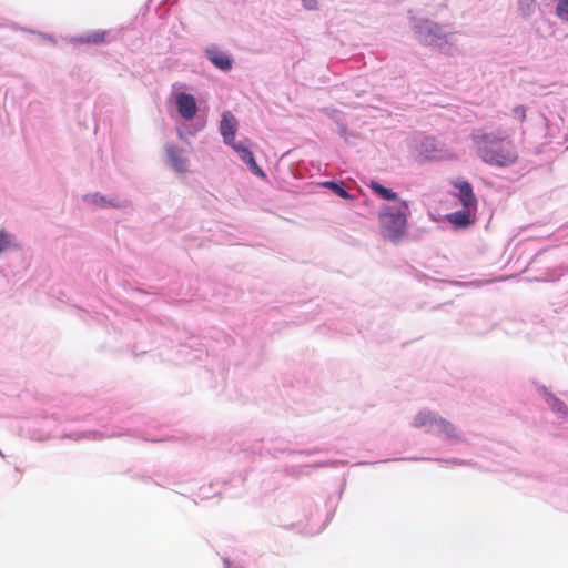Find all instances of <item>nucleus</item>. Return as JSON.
<instances>
[{"label": "nucleus", "mask_w": 568, "mask_h": 568, "mask_svg": "<svg viewBox=\"0 0 568 568\" xmlns=\"http://www.w3.org/2000/svg\"><path fill=\"white\" fill-rule=\"evenodd\" d=\"M550 406L555 412L567 414V406L558 398H551Z\"/></svg>", "instance_id": "18"}, {"label": "nucleus", "mask_w": 568, "mask_h": 568, "mask_svg": "<svg viewBox=\"0 0 568 568\" xmlns=\"http://www.w3.org/2000/svg\"><path fill=\"white\" fill-rule=\"evenodd\" d=\"M303 2H304V7L308 10H313L317 7L316 0H303Z\"/></svg>", "instance_id": "19"}, {"label": "nucleus", "mask_w": 568, "mask_h": 568, "mask_svg": "<svg viewBox=\"0 0 568 568\" xmlns=\"http://www.w3.org/2000/svg\"><path fill=\"white\" fill-rule=\"evenodd\" d=\"M165 152L171 165L176 172L184 173L189 170V160L184 155L183 149L176 145H168Z\"/></svg>", "instance_id": "6"}, {"label": "nucleus", "mask_w": 568, "mask_h": 568, "mask_svg": "<svg viewBox=\"0 0 568 568\" xmlns=\"http://www.w3.org/2000/svg\"><path fill=\"white\" fill-rule=\"evenodd\" d=\"M515 112L520 116L521 120L525 119V110L523 108H517Z\"/></svg>", "instance_id": "20"}, {"label": "nucleus", "mask_w": 568, "mask_h": 568, "mask_svg": "<svg viewBox=\"0 0 568 568\" xmlns=\"http://www.w3.org/2000/svg\"><path fill=\"white\" fill-rule=\"evenodd\" d=\"M12 235L4 232L3 230L0 231V253L4 250L12 246Z\"/></svg>", "instance_id": "17"}, {"label": "nucleus", "mask_w": 568, "mask_h": 568, "mask_svg": "<svg viewBox=\"0 0 568 568\" xmlns=\"http://www.w3.org/2000/svg\"><path fill=\"white\" fill-rule=\"evenodd\" d=\"M231 146L235 152H237L242 161L245 162L255 174L264 176L263 171L258 168L252 152L247 146L235 142L231 144Z\"/></svg>", "instance_id": "9"}, {"label": "nucleus", "mask_w": 568, "mask_h": 568, "mask_svg": "<svg viewBox=\"0 0 568 568\" xmlns=\"http://www.w3.org/2000/svg\"><path fill=\"white\" fill-rule=\"evenodd\" d=\"M417 36L418 40L424 45L443 49L444 45L448 44L447 37L442 27L436 23L425 22L420 24L417 30Z\"/></svg>", "instance_id": "2"}, {"label": "nucleus", "mask_w": 568, "mask_h": 568, "mask_svg": "<svg viewBox=\"0 0 568 568\" xmlns=\"http://www.w3.org/2000/svg\"><path fill=\"white\" fill-rule=\"evenodd\" d=\"M325 186L329 187L334 193H336L338 196L343 199H351V194L344 190L339 184L335 182H325Z\"/></svg>", "instance_id": "16"}, {"label": "nucleus", "mask_w": 568, "mask_h": 568, "mask_svg": "<svg viewBox=\"0 0 568 568\" xmlns=\"http://www.w3.org/2000/svg\"><path fill=\"white\" fill-rule=\"evenodd\" d=\"M402 204L407 210V203L405 201H403Z\"/></svg>", "instance_id": "21"}, {"label": "nucleus", "mask_w": 568, "mask_h": 568, "mask_svg": "<svg viewBox=\"0 0 568 568\" xmlns=\"http://www.w3.org/2000/svg\"><path fill=\"white\" fill-rule=\"evenodd\" d=\"M473 210L457 211L450 214H447V221L453 224L456 229H464L470 224V212Z\"/></svg>", "instance_id": "11"}, {"label": "nucleus", "mask_w": 568, "mask_h": 568, "mask_svg": "<svg viewBox=\"0 0 568 568\" xmlns=\"http://www.w3.org/2000/svg\"><path fill=\"white\" fill-rule=\"evenodd\" d=\"M439 416L432 412H420L414 419V425L416 427H423L429 433H434L437 426V420H439Z\"/></svg>", "instance_id": "10"}, {"label": "nucleus", "mask_w": 568, "mask_h": 568, "mask_svg": "<svg viewBox=\"0 0 568 568\" xmlns=\"http://www.w3.org/2000/svg\"><path fill=\"white\" fill-rule=\"evenodd\" d=\"M206 57L213 65L224 72L230 71L233 67V59L215 47L209 48L206 50Z\"/></svg>", "instance_id": "8"}, {"label": "nucleus", "mask_w": 568, "mask_h": 568, "mask_svg": "<svg viewBox=\"0 0 568 568\" xmlns=\"http://www.w3.org/2000/svg\"><path fill=\"white\" fill-rule=\"evenodd\" d=\"M528 1H529L530 3H534V2H535V0H528Z\"/></svg>", "instance_id": "22"}, {"label": "nucleus", "mask_w": 568, "mask_h": 568, "mask_svg": "<svg viewBox=\"0 0 568 568\" xmlns=\"http://www.w3.org/2000/svg\"><path fill=\"white\" fill-rule=\"evenodd\" d=\"M453 185L458 190V199L466 210H476L477 199L473 192V186L467 181H455Z\"/></svg>", "instance_id": "4"}, {"label": "nucleus", "mask_w": 568, "mask_h": 568, "mask_svg": "<svg viewBox=\"0 0 568 568\" xmlns=\"http://www.w3.org/2000/svg\"><path fill=\"white\" fill-rule=\"evenodd\" d=\"M434 434L445 436L447 438H457L458 437L456 427L450 422H448L442 417L439 418V420H437V426H436Z\"/></svg>", "instance_id": "13"}, {"label": "nucleus", "mask_w": 568, "mask_h": 568, "mask_svg": "<svg viewBox=\"0 0 568 568\" xmlns=\"http://www.w3.org/2000/svg\"><path fill=\"white\" fill-rule=\"evenodd\" d=\"M236 130H237L236 118L230 111L223 112L221 123H220V131H221L223 140L226 144L231 145L235 142Z\"/></svg>", "instance_id": "5"}, {"label": "nucleus", "mask_w": 568, "mask_h": 568, "mask_svg": "<svg viewBox=\"0 0 568 568\" xmlns=\"http://www.w3.org/2000/svg\"><path fill=\"white\" fill-rule=\"evenodd\" d=\"M176 105L179 113L185 120H192L197 111L196 101L193 95L179 93L176 95Z\"/></svg>", "instance_id": "7"}, {"label": "nucleus", "mask_w": 568, "mask_h": 568, "mask_svg": "<svg viewBox=\"0 0 568 568\" xmlns=\"http://www.w3.org/2000/svg\"><path fill=\"white\" fill-rule=\"evenodd\" d=\"M481 160L494 166H508L517 162L518 153L514 143L506 139H497L484 132L473 134Z\"/></svg>", "instance_id": "1"}, {"label": "nucleus", "mask_w": 568, "mask_h": 568, "mask_svg": "<svg viewBox=\"0 0 568 568\" xmlns=\"http://www.w3.org/2000/svg\"><path fill=\"white\" fill-rule=\"evenodd\" d=\"M556 14L564 21H568V0H559L556 7Z\"/></svg>", "instance_id": "15"}, {"label": "nucleus", "mask_w": 568, "mask_h": 568, "mask_svg": "<svg viewBox=\"0 0 568 568\" xmlns=\"http://www.w3.org/2000/svg\"><path fill=\"white\" fill-rule=\"evenodd\" d=\"M106 31L97 30L78 37L75 41L79 43L100 44L106 41Z\"/></svg>", "instance_id": "12"}, {"label": "nucleus", "mask_w": 568, "mask_h": 568, "mask_svg": "<svg viewBox=\"0 0 568 568\" xmlns=\"http://www.w3.org/2000/svg\"><path fill=\"white\" fill-rule=\"evenodd\" d=\"M369 187L378 194L381 197L385 200L395 201L398 199L397 193L393 192L390 189H387L381 185L378 182L372 181Z\"/></svg>", "instance_id": "14"}, {"label": "nucleus", "mask_w": 568, "mask_h": 568, "mask_svg": "<svg viewBox=\"0 0 568 568\" xmlns=\"http://www.w3.org/2000/svg\"><path fill=\"white\" fill-rule=\"evenodd\" d=\"M407 216L406 212H403L400 210H393V209H385L383 213V223L385 227H387L393 235L398 236L400 235L406 226Z\"/></svg>", "instance_id": "3"}]
</instances>
